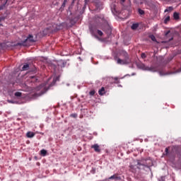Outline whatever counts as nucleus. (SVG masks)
<instances>
[{"instance_id":"obj_9","label":"nucleus","mask_w":181,"mask_h":181,"mask_svg":"<svg viewBox=\"0 0 181 181\" xmlns=\"http://www.w3.org/2000/svg\"><path fill=\"white\" fill-rule=\"evenodd\" d=\"M98 94L99 95H104V94H105V88H104V87H102L98 91Z\"/></svg>"},{"instance_id":"obj_24","label":"nucleus","mask_w":181,"mask_h":181,"mask_svg":"<svg viewBox=\"0 0 181 181\" xmlns=\"http://www.w3.org/2000/svg\"><path fill=\"white\" fill-rule=\"evenodd\" d=\"M7 2H8V0H6V2L2 6H0V11H2V9L5 8V5H6Z\"/></svg>"},{"instance_id":"obj_26","label":"nucleus","mask_w":181,"mask_h":181,"mask_svg":"<svg viewBox=\"0 0 181 181\" xmlns=\"http://www.w3.org/2000/svg\"><path fill=\"white\" fill-rule=\"evenodd\" d=\"M109 179H119L116 175H112Z\"/></svg>"},{"instance_id":"obj_22","label":"nucleus","mask_w":181,"mask_h":181,"mask_svg":"<svg viewBox=\"0 0 181 181\" xmlns=\"http://www.w3.org/2000/svg\"><path fill=\"white\" fill-rule=\"evenodd\" d=\"M138 12L139 15H145V11L141 8H139Z\"/></svg>"},{"instance_id":"obj_21","label":"nucleus","mask_w":181,"mask_h":181,"mask_svg":"<svg viewBox=\"0 0 181 181\" xmlns=\"http://www.w3.org/2000/svg\"><path fill=\"white\" fill-rule=\"evenodd\" d=\"M170 21V16H168L167 17H165V20H164V23H168V22H169Z\"/></svg>"},{"instance_id":"obj_3","label":"nucleus","mask_w":181,"mask_h":181,"mask_svg":"<svg viewBox=\"0 0 181 181\" xmlns=\"http://www.w3.org/2000/svg\"><path fill=\"white\" fill-rule=\"evenodd\" d=\"M36 40L33 38V35H29L27 39L22 42H18L17 46H28V43H34Z\"/></svg>"},{"instance_id":"obj_28","label":"nucleus","mask_w":181,"mask_h":181,"mask_svg":"<svg viewBox=\"0 0 181 181\" xmlns=\"http://www.w3.org/2000/svg\"><path fill=\"white\" fill-rule=\"evenodd\" d=\"M114 80L115 83H116L117 84L119 83V80H118V77H115Z\"/></svg>"},{"instance_id":"obj_20","label":"nucleus","mask_w":181,"mask_h":181,"mask_svg":"<svg viewBox=\"0 0 181 181\" xmlns=\"http://www.w3.org/2000/svg\"><path fill=\"white\" fill-rule=\"evenodd\" d=\"M173 18H174V19H175V20L179 19V13L175 12V13H173Z\"/></svg>"},{"instance_id":"obj_15","label":"nucleus","mask_w":181,"mask_h":181,"mask_svg":"<svg viewBox=\"0 0 181 181\" xmlns=\"http://www.w3.org/2000/svg\"><path fill=\"white\" fill-rule=\"evenodd\" d=\"M139 26V24L134 23V24H132L131 28H132V30H136V29H138Z\"/></svg>"},{"instance_id":"obj_7","label":"nucleus","mask_w":181,"mask_h":181,"mask_svg":"<svg viewBox=\"0 0 181 181\" xmlns=\"http://www.w3.org/2000/svg\"><path fill=\"white\" fill-rule=\"evenodd\" d=\"M92 149H94L95 152L100 153L101 152V148H100V146L96 144L91 146Z\"/></svg>"},{"instance_id":"obj_33","label":"nucleus","mask_w":181,"mask_h":181,"mask_svg":"<svg viewBox=\"0 0 181 181\" xmlns=\"http://www.w3.org/2000/svg\"><path fill=\"white\" fill-rule=\"evenodd\" d=\"M62 6H66V0H64V3L62 4Z\"/></svg>"},{"instance_id":"obj_35","label":"nucleus","mask_w":181,"mask_h":181,"mask_svg":"<svg viewBox=\"0 0 181 181\" xmlns=\"http://www.w3.org/2000/svg\"><path fill=\"white\" fill-rule=\"evenodd\" d=\"M169 33H170V31H168L166 33H165V36H168V35H169Z\"/></svg>"},{"instance_id":"obj_23","label":"nucleus","mask_w":181,"mask_h":181,"mask_svg":"<svg viewBox=\"0 0 181 181\" xmlns=\"http://www.w3.org/2000/svg\"><path fill=\"white\" fill-rule=\"evenodd\" d=\"M15 96L16 97H22V93H21V92H16L15 93Z\"/></svg>"},{"instance_id":"obj_14","label":"nucleus","mask_w":181,"mask_h":181,"mask_svg":"<svg viewBox=\"0 0 181 181\" xmlns=\"http://www.w3.org/2000/svg\"><path fill=\"white\" fill-rule=\"evenodd\" d=\"M26 70H29V64H25L22 67L23 71H26Z\"/></svg>"},{"instance_id":"obj_29","label":"nucleus","mask_w":181,"mask_h":181,"mask_svg":"<svg viewBox=\"0 0 181 181\" xmlns=\"http://www.w3.org/2000/svg\"><path fill=\"white\" fill-rule=\"evenodd\" d=\"M2 21H5V17L4 16L0 17V23L2 22ZM0 26H2V24L0 23Z\"/></svg>"},{"instance_id":"obj_16","label":"nucleus","mask_w":181,"mask_h":181,"mask_svg":"<svg viewBox=\"0 0 181 181\" xmlns=\"http://www.w3.org/2000/svg\"><path fill=\"white\" fill-rule=\"evenodd\" d=\"M40 154L42 156H46V155H47V151H46L45 149H42V150L40 151Z\"/></svg>"},{"instance_id":"obj_12","label":"nucleus","mask_w":181,"mask_h":181,"mask_svg":"<svg viewBox=\"0 0 181 181\" xmlns=\"http://www.w3.org/2000/svg\"><path fill=\"white\" fill-rule=\"evenodd\" d=\"M26 136L27 138H33V136H35V133L32 132H28L26 134Z\"/></svg>"},{"instance_id":"obj_4","label":"nucleus","mask_w":181,"mask_h":181,"mask_svg":"<svg viewBox=\"0 0 181 181\" xmlns=\"http://www.w3.org/2000/svg\"><path fill=\"white\" fill-rule=\"evenodd\" d=\"M138 66H139V69H141V70H146L147 71H153V72L156 71V69H155V67L146 66L144 64H140Z\"/></svg>"},{"instance_id":"obj_13","label":"nucleus","mask_w":181,"mask_h":181,"mask_svg":"<svg viewBox=\"0 0 181 181\" xmlns=\"http://www.w3.org/2000/svg\"><path fill=\"white\" fill-rule=\"evenodd\" d=\"M122 56H123V57H124L125 60H129V57L128 56V53H127V52H123L122 53Z\"/></svg>"},{"instance_id":"obj_37","label":"nucleus","mask_w":181,"mask_h":181,"mask_svg":"<svg viewBox=\"0 0 181 181\" xmlns=\"http://www.w3.org/2000/svg\"><path fill=\"white\" fill-rule=\"evenodd\" d=\"M31 78H35V76H30Z\"/></svg>"},{"instance_id":"obj_27","label":"nucleus","mask_w":181,"mask_h":181,"mask_svg":"<svg viewBox=\"0 0 181 181\" xmlns=\"http://www.w3.org/2000/svg\"><path fill=\"white\" fill-rule=\"evenodd\" d=\"M141 59H146V53H141Z\"/></svg>"},{"instance_id":"obj_34","label":"nucleus","mask_w":181,"mask_h":181,"mask_svg":"<svg viewBox=\"0 0 181 181\" xmlns=\"http://www.w3.org/2000/svg\"><path fill=\"white\" fill-rule=\"evenodd\" d=\"M61 63H62V64H63V67H64V66H66V63L64 62H62Z\"/></svg>"},{"instance_id":"obj_31","label":"nucleus","mask_w":181,"mask_h":181,"mask_svg":"<svg viewBox=\"0 0 181 181\" xmlns=\"http://www.w3.org/2000/svg\"><path fill=\"white\" fill-rule=\"evenodd\" d=\"M89 94H90V95H94V94H95V90H90L89 92Z\"/></svg>"},{"instance_id":"obj_18","label":"nucleus","mask_w":181,"mask_h":181,"mask_svg":"<svg viewBox=\"0 0 181 181\" xmlns=\"http://www.w3.org/2000/svg\"><path fill=\"white\" fill-rule=\"evenodd\" d=\"M172 11H173V7L169 6V7H168V8L164 11V12H165V13H166V12H172Z\"/></svg>"},{"instance_id":"obj_38","label":"nucleus","mask_w":181,"mask_h":181,"mask_svg":"<svg viewBox=\"0 0 181 181\" xmlns=\"http://www.w3.org/2000/svg\"><path fill=\"white\" fill-rule=\"evenodd\" d=\"M173 40V38H171V39H170V40Z\"/></svg>"},{"instance_id":"obj_36","label":"nucleus","mask_w":181,"mask_h":181,"mask_svg":"<svg viewBox=\"0 0 181 181\" xmlns=\"http://www.w3.org/2000/svg\"><path fill=\"white\" fill-rule=\"evenodd\" d=\"M88 2V0H85V4H87Z\"/></svg>"},{"instance_id":"obj_5","label":"nucleus","mask_w":181,"mask_h":181,"mask_svg":"<svg viewBox=\"0 0 181 181\" xmlns=\"http://www.w3.org/2000/svg\"><path fill=\"white\" fill-rule=\"evenodd\" d=\"M118 2L121 4L124 8H127L131 5V0H118Z\"/></svg>"},{"instance_id":"obj_30","label":"nucleus","mask_w":181,"mask_h":181,"mask_svg":"<svg viewBox=\"0 0 181 181\" xmlns=\"http://www.w3.org/2000/svg\"><path fill=\"white\" fill-rule=\"evenodd\" d=\"M72 118H77V113H74L70 115Z\"/></svg>"},{"instance_id":"obj_2","label":"nucleus","mask_w":181,"mask_h":181,"mask_svg":"<svg viewBox=\"0 0 181 181\" xmlns=\"http://www.w3.org/2000/svg\"><path fill=\"white\" fill-rule=\"evenodd\" d=\"M129 168L130 170L133 173H135V172H136V169H145V168H149V166L148 165V163H146V160H137L136 164L134 165L130 163Z\"/></svg>"},{"instance_id":"obj_17","label":"nucleus","mask_w":181,"mask_h":181,"mask_svg":"<svg viewBox=\"0 0 181 181\" xmlns=\"http://www.w3.org/2000/svg\"><path fill=\"white\" fill-rule=\"evenodd\" d=\"M169 155V147L165 148V153H163V156H168Z\"/></svg>"},{"instance_id":"obj_19","label":"nucleus","mask_w":181,"mask_h":181,"mask_svg":"<svg viewBox=\"0 0 181 181\" xmlns=\"http://www.w3.org/2000/svg\"><path fill=\"white\" fill-rule=\"evenodd\" d=\"M148 37H149L151 40H152L153 42H156V37H155V35H150L148 36Z\"/></svg>"},{"instance_id":"obj_32","label":"nucleus","mask_w":181,"mask_h":181,"mask_svg":"<svg viewBox=\"0 0 181 181\" xmlns=\"http://www.w3.org/2000/svg\"><path fill=\"white\" fill-rule=\"evenodd\" d=\"M170 160L172 162V163H173V162H175V156L170 157Z\"/></svg>"},{"instance_id":"obj_25","label":"nucleus","mask_w":181,"mask_h":181,"mask_svg":"<svg viewBox=\"0 0 181 181\" xmlns=\"http://www.w3.org/2000/svg\"><path fill=\"white\" fill-rule=\"evenodd\" d=\"M97 33L98 35V36H103V35H104V33H103V31L98 30H97Z\"/></svg>"},{"instance_id":"obj_1","label":"nucleus","mask_w":181,"mask_h":181,"mask_svg":"<svg viewBox=\"0 0 181 181\" xmlns=\"http://www.w3.org/2000/svg\"><path fill=\"white\" fill-rule=\"evenodd\" d=\"M96 23H101L102 27L101 29L107 33V35H111L112 33V27L110 25V23L104 18L103 16H96L95 17Z\"/></svg>"},{"instance_id":"obj_10","label":"nucleus","mask_w":181,"mask_h":181,"mask_svg":"<svg viewBox=\"0 0 181 181\" xmlns=\"http://www.w3.org/2000/svg\"><path fill=\"white\" fill-rule=\"evenodd\" d=\"M95 6H96L97 10L103 9V4H101V3L100 1H98V3H95Z\"/></svg>"},{"instance_id":"obj_11","label":"nucleus","mask_w":181,"mask_h":181,"mask_svg":"<svg viewBox=\"0 0 181 181\" xmlns=\"http://www.w3.org/2000/svg\"><path fill=\"white\" fill-rule=\"evenodd\" d=\"M69 23H70L71 25H76V23H77V18H71V19L69 20Z\"/></svg>"},{"instance_id":"obj_6","label":"nucleus","mask_w":181,"mask_h":181,"mask_svg":"<svg viewBox=\"0 0 181 181\" xmlns=\"http://www.w3.org/2000/svg\"><path fill=\"white\" fill-rule=\"evenodd\" d=\"M117 64H129V60H127V59H117Z\"/></svg>"},{"instance_id":"obj_8","label":"nucleus","mask_w":181,"mask_h":181,"mask_svg":"<svg viewBox=\"0 0 181 181\" xmlns=\"http://www.w3.org/2000/svg\"><path fill=\"white\" fill-rule=\"evenodd\" d=\"M110 8H111L112 13H117V12H118L117 11V6H115V4H111Z\"/></svg>"}]
</instances>
